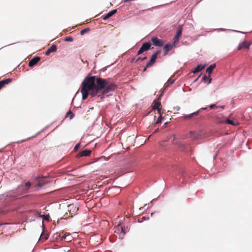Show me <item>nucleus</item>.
I'll return each mask as SVG.
<instances>
[{"mask_svg": "<svg viewBox=\"0 0 252 252\" xmlns=\"http://www.w3.org/2000/svg\"><path fill=\"white\" fill-rule=\"evenodd\" d=\"M111 80L110 78L103 79L89 74L87 75L81 83L82 99H86L90 94L92 97L96 96L100 100H103L105 95L117 88L116 84L111 82Z\"/></svg>", "mask_w": 252, "mask_h": 252, "instance_id": "obj_1", "label": "nucleus"}, {"mask_svg": "<svg viewBox=\"0 0 252 252\" xmlns=\"http://www.w3.org/2000/svg\"><path fill=\"white\" fill-rule=\"evenodd\" d=\"M49 183L46 178H41L32 186V183L28 181L20 184L17 189L8 192L6 197L12 200L16 199L18 195L32 191H38L42 187Z\"/></svg>", "mask_w": 252, "mask_h": 252, "instance_id": "obj_2", "label": "nucleus"}, {"mask_svg": "<svg viewBox=\"0 0 252 252\" xmlns=\"http://www.w3.org/2000/svg\"><path fill=\"white\" fill-rule=\"evenodd\" d=\"M154 47L152 46V43L150 41L145 42L141 45L139 50L137 51V55L139 56L142 54L143 52L148 51L149 50L153 49Z\"/></svg>", "mask_w": 252, "mask_h": 252, "instance_id": "obj_3", "label": "nucleus"}, {"mask_svg": "<svg viewBox=\"0 0 252 252\" xmlns=\"http://www.w3.org/2000/svg\"><path fill=\"white\" fill-rule=\"evenodd\" d=\"M152 45H154L158 47H161L164 45L166 42L165 40L159 39L157 36H153L151 38Z\"/></svg>", "mask_w": 252, "mask_h": 252, "instance_id": "obj_4", "label": "nucleus"}, {"mask_svg": "<svg viewBox=\"0 0 252 252\" xmlns=\"http://www.w3.org/2000/svg\"><path fill=\"white\" fill-rule=\"evenodd\" d=\"M157 59V58L155 57V55L152 54L150 60L147 62L146 66L144 67L143 71H145L148 68L153 66V64L156 63Z\"/></svg>", "mask_w": 252, "mask_h": 252, "instance_id": "obj_5", "label": "nucleus"}, {"mask_svg": "<svg viewBox=\"0 0 252 252\" xmlns=\"http://www.w3.org/2000/svg\"><path fill=\"white\" fill-rule=\"evenodd\" d=\"M182 33V28L181 25L179 26L176 32V34L173 38V40L179 41L180 37L181 36Z\"/></svg>", "mask_w": 252, "mask_h": 252, "instance_id": "obj_6", "label": "nucleus"}, {"mask_svg": "<svg viewBox=\"0 0 252 252\" xmlns=\"http://www.w3.org/2000/svg\"><path fill=\"white\" fill-rule=\"evenodd\" d=\"M251 44H252V42L251 43L246 40H244L243 42L239 44L238 50H240L243 48L248 49L249 48Z\"/></svg>", "mask_w": 252, "mask_h": 252, "instance_id": "obj_7", "label": "nucleus"}, {"mask_svg": "<svg viewBox=\"0 0 252 252\" xmlns=\"http://www.w3.org/2000/svg\"><path fill=\"white\" fill-rule=\"evenodd\" d=\"M41 58L39 56H35L29 63V66L31 67L34 66L38 62L40 61Z\"/></svg>", "mask_w": 252, "mask_h": 252, "instance_id": "obj_8", "label": "nucleus"}, {"mask_svg": "<svg viewBox=\"0 0 252 252\" xmlns=\"http://www.w3.org/2000/svg\"><path fill=\"white\" fill-rule=\"evenodd\" d=\"M91 151L89 149H85L80 152L77 155V158H80L82 157H87L90 155Z\"/></svg>", "mask_w": 252, "mask_h": 252, "instance_id": "obj_9", "label": "nucleus"}, {"mask_svg": "<svg viewBox=\"0 0 252 252\" xmlns=\"http://www.w3.org/2000/svg\"><path fill=\"white\" fill-rule=\"evenodd\" d=\"M117 9H113V10L110 11L107 13H106L105 15H103L102 16V19L103 20H106L107 19H108V18H109L110 17L112 16L113 15L116 14L117 13Z\"/></svg>", "mask_w": 252, "mask_h": 252, "instance_id": "obj_10", "label": "nucleus"}, {"mask_svg": "<svg viewBox=\"0 0 252 252\" xmlns=\"http://www.w3.org/2000/svg\"><path fill=\"white\" fill-rule=\"evenodd\" d=\"M61 237L62 241L65 240L67 242H70L72 240V236L70 234L68 233H64L63 232H61Z\"/></svg>", "mask_w": 252, "mask_h": 252, "instance_id": "obj_11", "label": "nucleus"}, {"mask_svg": "<svg viewBox=\"0 0 252 252\" xmlns=\"http://www.w3.org/2000/svg\"><path fill=\"white\" fill-rule=\"evenodd\" d=\"M163 51L164 52V56L168 54V52L172 50V46L170 45V43H168L163 46Z\"/></svg>", "mask_w": 252, "mask_h": 252, "instance_id": "obj_12", "label": "nucleus"}, {"mask_svg": "<svg viewBox=\"0 0 252 252\" xmlns=\"http://www.w3.org/2000/svg\"><path fill=\"white\" fill-rule=\"evenodd\" d=\"M42 232L40 235V239H41L43 241H44L48 239V235L44 232L45 230V226L43 223H42Z\"/></svg>", "mask_w": 252, "mask_h": 252, "instance_id": "obj_13", "label": "nucleus"}, {"mask_svg": "<svg viewBox=\"0 0 252 252\" xmlns=\"http://www.w3.org/2000/svg\"><path fill=\"white\" fill-rule=\"evenodd\" d=\"M57 50V47L56 45L53 44L49 47L48 50L45 52V55L46 56L49 55L51 53L56 52Z\"/></svg>", "mask_w": 252, "mask_h": 252, "instance_id": "obj_14", "label": "nucleus"}, {"mask_svg": "<svg viewBox=\"0 0 252 252\" xmlns=\"http://www.w3.org/2000/svg\"><path fill=\"white\" fill-rule=\"evenodd\" d=\"M212 78L211 76H207L206 74H204L202 77V80L204 82L208 84L211 83L212 81Z\"/></svg>", "mask_w": 252, "mask_h": 252, "instance_id": "obj_15", "label": "nucleus"}, {"mask_svg": "<svg viewBox=\"0 0 252 252\" xmlns=\"http://www.w3.org/2000/svg\"><path fill=\"white\" fill-rule=\"evenodd\" d=\"M61 232L55 233L52 237L53 240L55 241H62Z\"/></svg>", "mask_w": 252, "mask_h": 252, "instance_id": "obj_16", "label": "nucleus"}, {"mask_svg": "<svg viewBox=\"0 0 252 252\" xmlns=\"http://www.w3.org/2000/svg\"><path fill=\"white\" fill-rule=\"evenodd\" d=\"M153 104V105L152 106L153 110H156V109L160 108L161 103L159 101V100H154Z\"/></svg>", "mask_w": 252, "mask_h": 252, "instance_id": "obj_17", "label": "nucleus"}, {"mask_svg": "<svg viewBox=\"0 0 252 252\" xmlns=\"http://www.w3.org/2000/svg\"><path fill=\"white\" fill-rule=\"evenodd\" d=\"M205 65L202 64H198L196 67L192 71V73H195L201 71L204 67Z\"/></svg>", "mask_w": 252, "mask_h": 252, "instance_id": "obj_18", "label": "nucleus"}, {"mask_svg": "<svg viewBox=\"0 0 252 252\" xmlns=\"http://www.w3.org/2000/svg\"><path fill=\"white\" fill-rule=\"evenodd\" d=\"M48 126H47L44 128H43L42 130H41L40 131L36 133L34 135H33L32 136L29 137L26 139L22 140L20 142L28 141L32 138L36 137L38 135H39L40 133H41L42 132H43L45 129L47 128L48 127Z\"/></svg>", "mask_w": 252, "mask_h": 252, "instance_id": "obj_19", "label": "nucleus"}, {"mask_svg": "<svg viewBox=\"0 0 252 252\" xmlns=\"http://www.w3.org/2000/svg\"><path fill=\"white\" fill-rule=\"evenodd\" d=\"M216 63H213L210 65L206 69V72L209 74L212 73L213 70L216 67Z\"/></svg>", "mask_w": 252, "mask_h": 252, "instance_id": "obj_20", "label": "nucleus"}, {"mask_svg": "<svg viewBox=\"0 0 252 252\" xmlns=\"http://www.w3.org/2000/svg\"><path fill=\"white\" fill-rule=\"evenodd\" d=\"M175 82L174 79H172L171 78L168 79L167 82L164 84L165 90H166L171 85L173 84Z\"/></svg>", "mask_w": 252, "mask_h": 252, "instance_id": "obj_21", "label": "nucleus"}, {"mask_svg": "<svg viewBox=\"0 0 252 252\" xmlns=\"http://www.w3.org/2000/svg\"><path fill=\"white\" fill-rule=\"evenodd\" d=\"M12 79L11 78H6L2 80H0L3 85L4 86L5 85H7L11 82Z\"/></svg>", "mask_w": 252, "mask_h": 252, "instance_id": "obj_22", "label": "nucleus"}, {"mask_svg": "<svg viewBox=\"0 0 252 252\" xmlns=\"http://www.w3.org/2000/svg\"><path fill=\"white\" fill-rule=\"evenodd\" d=\"M48 177L47 176H39L36 175L33 177V180L35 182H38L41 178H47Z\"/></svg>", "mask_w": 252, "mask_h": 252, "instance_id": "obj_23", "label": "nucleus"}, {"mask_svg": "<svg viewBox=\"0 0 252 252\" xmlns=\"http://www.w3.org/2000/svg\"><path fill=\"white\" fill-rule=\"evenodd\" d=\"M193 117H194L193 114L192 113L191 114H188V115H184L182 116V118L184 120H189V119H191Z\"/></svg>", "mask_w": 252, "mask_h": 252, "instance_id": "obj_24", "label": "nucleus"}, {"mask_svg": "<svg viewBox=\"0 0 252 252\" xmlns=\"http://www.w3.org/2000/svg\"><path fill=\"white\" fill-rule=\"evenodd\" d=\"M165 120L164 117H162V116H159L157 120L155 125L161 123L162 121Z\"/></svg>", "mask_w": 252, "mask_h": 252, "instance_id": "obj_25", "label": "nucleus"}, {"mask_svg": "<svg viewBox=\"0 0 252 252\" xmlns=\"http://www.w3.org/2000/svg\"><path fill=\"white\" fill-rule=\"evenodd\" d=\"M41 217L43 219L42 223H43L44 220L49 221L50 218L49 214L42 215Z\"/></svg>", "mask_w": 252, "mask_h": 252, "instance_id": "obj_26", "label": "nucleus"}, {"mask_svg": "<svg viewBox=\"0 0 252 252\" xmlns=\"http://www.w3.org/2000/svg\"><path fill=\"white\" fill-rule=\"evenodd\" d=\"M118 227H120L121 229V232L123 233L122 236H121V234H120L119 237L121 239H123L124 237V236L126 234V232L124 228L123 227V226L121 224L118 225Z\"/></svg>", "mask_w": 252, "mask_h": 252, "instance_id": "obj_27", "label": "nucleus"}, {"mask_svg": "<svg viewBox=\"0 0 252 252\" xmlns=\"http://www.w3.org/2000/svg\"><path fill=\"white\" fill-rule=\"evenodd\" d=\"M74 114L70 111V110H69L66 114V116L65 117H69V119L71 120L72 119H73V118L74 117Z\"/></svg>", "mask_w": 252, "mask_h": 252, "instance_id": "obj_28", "label": "nucleus"}, {"mask_svg": "<svg viewBox=\"0 0 252 252\" xmlns=\"http://www.w3.org/2000/svg\"><path fill=\"white\" fill-rule=\"evenodd\" d=\"M226 123L228 124H230L232 126H235L237 124L236 123H235L234 120L229 119H227L226 120Z\"/></svg>", "mask_w": 252, "mask_h": 252, "instance_id": "obj_29", "label": "nucleus"}, {"mask_svg": "<svg viewBox=\"0 0 252 252\" xmlns=\"http://www.w3.org/2000/svg\"><path fill=\"white\" fill-rule=\"evenodd\" d=\"M90 31V29L89 28H85L83 30H82L81 31H80V34L81 35H84L85 33L88 32H89Z\"/></svg>", "mask_w": 252, "mask_h": 252, "instance_id": "obj_30", "label": "nucleus"}, {"mask_svg": "<svg viewBox=\"0 0 252 252\" xmlns=\"http://www.w3.org/2000/svg\"><path fill=\"white\" fill-rule=\"evenodd\" d=\"M73 37L70 36H67L64 39V41H66V42H72V41H73Z\"/></svg>", "mask_w": 252, "mask_h": 252, "instance_id": "obj_31", "label": "nucleus"}, {"mask_svg": "<svg viewBox=\"0 0 252 252\" xmlns=\"http://www.w3.org/2000/svg\"><path fill=\"white\" fill-rule=\"evenodd\" d=\"M81 147V144L78 143L77 144H76L75 145V146H74V151L75 152H77L78 151V150Z\"/></svg>", "mask_w": 252, "mask_h": 252, "instance_id": "obj_32", "label": "nucleus"}, {"mask_svg": "<svg viewBox=\"0 0 252 252\" xmlns=\"http://www.w3.org/2000/svg\"><path fill=\"white\" fill-rule=\"evenodd\" d=\"M147 59V57L146 56L144 57L143 58L138 57L137 58H136V59L135 60V62H137L139 61H143L146 60Z\"/></svg>", "mask_w": 252, "mask_h": 252, "instance_id": "obj_33", "label": "nucleus"}, {"mask_svg": "<svg viewBox=\"0 0 252 252\" xmlns=\"http://www.w3.org/2000/svg\"><path fill=\"white\" fill-rule=\"evenodd\" d=\"M178 42L177 41L173 40L172 43H170V45L172 46V49L176 47Z\"/></svg>", "mask_w": 252, "mask_h": 252, "instance_id": "obj_34", "label": "nucleus"}, {"mask_svg": "<svg viewBox=\"0 0 252 252\" xmlns=\"http://www.w3.org/2000/svg\"><path fill=\"white\" fill-rule=\"evenodd\" d=\"M75 170V169L73 168L72 167H67L66 169V171L67 172H71V171H74Z\"/></svg>", "mask_w": 252, "mask_h": 252, "instance_id": "obj_35", "label": "nucleus"}, {"mask_svg": "<svg viewBox=\"0 0 252 252\" xmlns=\"http://www.w3.org/2000/svg\"><path fill=\"white\" fill-rule=\"evenodd\" d=\"M214 31H217L218 32H220V31H230L229 30H227V29H223V28L216 29H214Z\"/></svg>", "mask_w": 252, "mask_h": 252, "instance_id": "obj_36", "label": "nucleus"}, {"mask_svg": "<svg viewBox=\"0 0 252 252\" xmlns=\"http://www.w3.org/2000/svg\"><path fill=\"white\" fill-rule=\"evenodd\" d=\"M160 52H161L160 50H157L154 54H153V55H155V56L157 58L158 55L160 53Z\"/></svg>", "mask_w": 252, "mask_h": 252, "instance_id": "obj_37", "label": "nucleus"}, {"mask_svg": "<svg viewBox=\"0 0 252 252\" xmlns=\"http://www.w3.org/2000/svg\"><path fill=\"white\" fill-rule=\"evenodd\" d=\"M209 107L210 109H214L215 108H217L218 106L215 104H211L209 105Z\"/></svg>", "mask_w": 252, "mask_h": 252, "instance_id": "obj_38", "label": "nucleus"}, {"mask_svg": "<svg viewBox=\"0 0 252 252\" xmlns=\"http://www.w3.org/2000/svg\"><path fill=\"white\" fill-rule=\"evenodd\" d=\"M200 113L199 110L196 111V112H193L192 114H193L194 116H197Z\"/></svg>", "mask_w": 252, "mask_h": 252, "instance_id": "obj_39", "label": "nucleus"}, {"mask_svg": "<svg viewBox=\"0 0 252 252\" xmlns=\"http://www.w3.org/2000/svg\"><path fill=\"white\" fill-rule=\"evenodd\" d=\"M156 110H157L158 113L159 115V116H162V113H161V108H158L156 109Z\"/></svg>", "mask_w": 252, "mask_h": 252, "instance_id": "obj_40", "label": "nucleus"}, {"mask_svg": "<svg viewBox=\"0 0 252 252\" xmlns=\"http://www.w3.org/2000/svg\"><path fill=\"white\" fill-rule=\"evenodd\" d=\"M110 65H108L107 66H105L103 68H102L101 70H100V71H102V72H104L106 70L107 68Z\"/></svg>", "mask_w": 252, "mask_h": 252, "instance_id": "obj_41", "label": "nucleus"}, {"mask_svg": "<svg viewBox=\"0 0 252 252\" xmlns=\"http://www.w3.org/2000/svg\"><path fill=\"white\" fill-rule=\"evenodd\" d=\"M166 90H165V88H164V90H163V91L161 92V93L160 94L159 96V98H158V99L159 100L161 98V97L164 94V92Z\"/></svg>", "mask_w": 252, "mask_h": 252, "instance_id": "obj_42", "label": "nucleus"}, {"mask_svg": "<svg viewBox=\"0 0 252 252\" xmlns=\"http://www.w3.org/2000/svg\"><path fill=\"white\" fill-rule=\"evenodd\" d=\"M199 110L200 112H201L202 110H208V107H202L200 109H199Z\"/></svg>", "mask_w": 252, "mask_h": 252, "instance_id": "obj_43", "label": "nucleus"}, {"mask_svg": "<svg viewBox=\"0 0 252 252\" xmlns=\"http://www.w3.org/2000/svg\"><path fill=\"white\" fill-rule=\"evenodd\" d=\"M190 135L191 137H195V132L192 131H190Z\"/></svg>", "mask_w": 252, "mask_h": 252, "instance_id": "obj_44", "label": "nucleus"}, {"mask_svg": "<svg viewBox=\"0 0 252 252\" xmlns=\"http://www.w3.org/2000/svg\"><path fill=\"white\" fill-rule=\"evenodd\" d=\"M136 59L135 57H134V58H132V59H131V63H136V62H135V60H136Z\"/></svg>", "mask_w": 252, "mask_h": 252, "instance_id": "obj_45", "label": "nucleus"}, {"mask_svg": "<svg viewBox=\"0 0 252 252\" xmlns=\"http://www.w3.org/2000/svg\"><path fill=\"white\" fill-rule=\"evenodd\" d=\"M169 124V123L168 122H166L164 124L163 126V127H166Z\"/></svg>", "mask_w": 252, "mask_h": 252, "instance_id": "obj_46", "label": "nucleus"}, {"mask_svg": "<svg viewBox=\"0 0 252 252\" xmlns=\"http://www.w3.org/2000/svg\"><path fill=\"white\" fill-rule=\"evenodd\" d=\"M4 86L3 85L1 82L0 81V90Z\"/></svg>", "mask_w": 252, "mask_h": 252, "instance_id": "obj_47", "label": "nucleus"}, {"mask_svg": "<svg viewBox=\"0 0 252 252\" xmlns=\"http://www.w3.org/2000/svg\"><path fill=\"white\" fill-rule=\"evenodd\" d=\"M159 131V128H157L155 130V131H154V133H156L157 132H158Z\"/></svg>", "mask_w": 252, "mask_h": 252, "instance_id": "obj_48", "label": "nucleus"}, {"mask_svg": "<svg viewBox=\"0 0 252 252\" xmlns=\"http://www.w3.org/2000/svg\"><path fill=\"white\" fill-rule=\"evenodd\" d=\"M230 104H231L233 107H234V100H232L231 101Z\"/></svg>", "mask_w": 252, "mask_h": 252, "instance_id": "obj_49", "label": "nucleus"}, {"mask_svg": "<svg viewBox=\"0 0 252 252\" xmlns=\"http://www.w3.org/2000/svg\"><path fill=\"white\" fill-rule=\"evenodd\" d=\"M157 198H154L151 201V203H154L155 201H157Z\"/></svg>", "mask_w": 252, "mask_h": 252, "instance_id": "obj_50", "label": "nucleus"}, {"mask_svg": "<svg viewBox=\"0 0 252 252\" xmlns=\"http://www.w3.org/2000/svg\"><path fill=\"white\" fill-rule=\"evenodd\" d=\"M218 107L220 108L221 109H224L225 107V106L224 105H220V106H218Z\"/></svg>", "mask_w": 252, "mask_h": 252, "instance_id": "obj_51", "label": "nucleus"}, {"mask_svg": "<svg viewBox=\"0 0 252 252\" xmlns=\"http://www.w3.org/2000/svg\"><path fill=\"white\" fill-rule=\"evenodd\" d=\"M176 109L177 110V111H179L180 109V107H179V106H177L176 107Z\"/></svg>", "mask_w": 252, "mask_h": 252, "instance_id": "obj_52", "label": "nucleus"}, {"mask_svg": "<svg viewBox=\"0 0 252 252\" xmlns=\"http://www.w3.org/2000/svg\"><path fill=\"white\" fill-rule=\"evenodd\" d=\"M146 220V217H142V221L145 220Z\"/></svg>", "mask_w": 252, "mask_h": 252, "instance_id": "obj_53", "label": "nucleus"}, {"mask_svg": "<svg viewBox=\"0 0 252 252\" xmlns=\"http://www.w3.org/2000/svg\"><path fill=\"white\" fill-rule=\"evenodd\" d=\"M81 61L83 63H87V61H86L85 62L84 61L83 59H81Z\"/></svg>", "mask_w": 252, "mask_h": 252, "instance_id": "obj_54", "label": "nucleus"}, {"mask_svg": "<svg viewBox=\"0 0 252 252\" xmlns=\"http://www.w3.org/2000/svg\"><path fill=\"white\" fill-rule=\"evenodd\" d=\"M6 223H0V226L3 225H4V224H6Z\"/></svg>", "mask_w": 252, "mask_h": 252, "instance_id": "obj_55", "label": "nucleus"}, {"mask_svg": "<svg viewBox=\"0 0 252 252\" xmlns=\"http://www.w3.org/2000/svg\"><path fill=\"white\" fill-rule=\"evenodd\" d=\"M219 148H220L222 146L221 145V144H220V145H218L217 146Z\"/></svg>", "mask_w": 252, "mask_h": 252, "instance_id": "obj_56", "label": "nucleus"}, {"mask_svg": "<svg viewBox=\"0 0 252 252\" xmlns=\"http://www.w3.org/2000/svg\"><path fill=\"white\" fill-rule=\"evenodd\" d=\"M216 157H217V154L214 156V157H213V159H215V158H216Z\"/></svg>", "mask_w": 252, "mask_h": 252, "instance_id": "obj_57", "label": "nucleus"}, {"mask_svg": "<svg viewBox=\"0 0 252 252\" xmlns=\"http://www.w3.org/2000/svg\"><path fill=\"white\" fill-rule=\"evenodd\" d=\"M232 31L236 32H240V31H235V30H233Z\"/></svg>", "mask_w": 252, "mask_h": 252, "instance_id": "obj_58", "label": "nucleus"}, {"mask_svg": "<svg viewBox=\"0 0 252 252\" xmlns=\"http://www.w3.org/2000/svg\"><path fill=\"white\" fill-rule=\"evenodd\" d=\"M4 194H2V195H1L0 196V198H1V199H2V197H4Z\"/></svg>", "mask_w": 252, "mask_h": 252, "instance_id": "obj_59", "label": "nucleus"}, {"mask_svg": "<svg viewBox=\"0 0 252 252\" xmlns=\"http://www.w3.org/2000/svg\"><path fill=\"white\" fill-rule=\"evenodd\" d=\"M181 147H183V148H184L185 146L184 145L181 144Z\"/></svg>", "mask_w": 252, "mask_h": 252, "instance_id": "obj_60", "label": "nucleus"}, {"mask_svg": "<svg viewBox=\"0 0 252 252\" xmlns=\"http://www.w3.org/2000/svg\"><path fill=\"white\" fill-rule=\"evenodd\" d=\"M154 214V212H152L151 213V216H152L153 215V214Z\"/></svg>", "mask_w": 252, "mask_h": 252, "instance_id": "obj_61", "label": "nucleus"}, {"mask_svg": "<svg viewBox=\"0 0 252 252\" xmlns=\"http://www.w3.org/2000/svg\"><path fill=\"white\" fill-rule=\"evenodd\" d=\"M110 241L113 242H114V240H113V239H112V240L111 239L110 240Z\"/></svg>", "mask_w": 252, "mask_h": 252, "instance_id": "obj_62", "label": "nucleus"}, {"mask_svg": "<svg viewBox=\"0 0 252 252\" xmlns=\"http://www.w3.org/2000/svg\"><path fill=\"white\" fill-rule=\"evenodd\" d=\"M110 241L113 242H114V240H113V239H112V240L111 239L110 240Z\"/></svg>", "mask_w": 252, "mask_h": 252, "instance_id": "obj_63", "label": "nucleus"}, {"mask_svg": "<svg viewBox=\"0 0 252 252\" xmlns=\"http://www.w3.org/2000/svg\"><path fill=\"white\" fill-rule=\"evenodd\" d=\"M14 43L9 44L8 45H13Z\"/></svg>", "mask_w": 252, "mask_h": 252, "instance_id": "obj_64", "label": "nucleus"}]
</instances>
